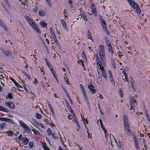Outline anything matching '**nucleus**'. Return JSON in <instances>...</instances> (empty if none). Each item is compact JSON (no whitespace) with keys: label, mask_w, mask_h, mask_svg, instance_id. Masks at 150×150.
I'll return each instance as SVG.
<instances>
[{"label":"nucleus","mask_w":150,"mask_h":150,"mask_svg":"<svg viewBox=\"0 0 150 150\" xmlns=\"http://www.w3.org/2000/svg\"><path fill=\"white\" fill-rule=\"evenodd\" d=\"M88 88L90 90L92 94H93L96 93V90L95 89V87L93 85H88Z\"/></svg>","instance_id":"3"},{"label":"nucleus","mask_w":150,"mask_h":150,"mask_svg":"<svg viewBox=\"0 0 150 150\" xmlns=\"http://www.w3.org/2000/svg\"><path fill=\"white\" fill-rule=\"evenodd\" d=\"M5 104L6 106H8L11 108L14 109L15 108V105L11 102H6L5 103Z\"/></svg>","instance_id":"4"},{"label":"nucleus","mask_w":150,"mask_h":150,"mask_svg":"<svg viewBox=\"0 0 150 150\" xmlns=\"http://www.w3.org/2000/svg\"><path fill=\"white\" fill-rule=\"evenodd\" d=\"M42 146L45 150H50L48 147L46 146V144L43 143Z\"/></svg>","instance_id":"28"},{"label":"nucleus","mask_w":150,"mask_h":150,"mask_svg":"<svg viewBox=\"0 0 150 150\" xmlns=\"http://www.w3.org/2000/svg\"><path fill=\"white\" fill-rule=\"evenodd\" d=\"M75 124L77 125V127H79L80 128V126L79 125V123L78 122L77 120L76 119V120L75 119Z\"/></svg>","instance_id":"52"},{"label":"nucleus","mask_w":150,"mask_h":150,"mask_svg":"<svg viewBox=\"0 0 150 150\" xmlns=\"http://www.w3.org/2000/svg\"><path fill=\"white\" fill-rule=\"evenodd\" d=\"M102 25V27L103 29V30H105L106 32H107V25L106 24L105 22L104 23H103L101 24Z\"/></svg>","instance_id":"26"},{"label":"nucleus","mask_w":150,"mask_h":150,"mask_svg":"<svg viewBox=\"0 0 150 150\" xmlns=\"http://www.w3.org/2000/svg\"><path fill=\"white\" fill-rule=\"evenodd\" d=\"M100 55V58L101 59V60L102 62H105V55Z\"/></svg>","instance_id":"32"},{"label":"nucleus","mask_w":150,"mask_h":150,"mask_svg":"<svg viewBox=\"0 0 150 150\" xmlns=\"http://www.w3.org/2000/svg\"><path fill=\"white\" fill-rule=\"evenodd\" d=\"M4 53L6 56L9 57L11 55V53L8 50H6L4 52Z\"/></svg>","instance_id":"17"},{"label":"nucleus","mask_w":150,"mask_h":150,"mask_svg":"<svg viewBox=\"0 0 150 150\" xmlns=\"http://www.w3.org/2000/svg\"><path fill=\"white\" fill-rule=\"evenodd\" d=\"M87 35L88 39H91L92 35H91V33L89 30H88L87 31Z\"/></svg>","instance_id":"33"},{"label":"nucleus","mask_w":150,"mask_h":150,"mask_svg":"<svg viewBox=\"0 0 150 150\" xmlns=\"http://www.w3.org/2000/svg\"><path fill=\"white\" fill-rule=\"evenodd\" d=\"M99 52L104 51V46L103 45H100L99 46Z\"/></svg>","instance_id":"23"},{"label":"nucleus","mask_w":150,"mask_h":150,"mask_svg":"<svg viewBox=\"0 0 150 150\" xmlns=\"http://www.w3.org/2000/svg\"><path fill=\"white\" fill-rule=\"evenodd\" d=\"M25 130H26L27 132H28V133H30V132H31V130L28 127H27Z\"/></svg>","instance_id":"59"},{"label":"nucleus","mask_w":150,"mask_h":150,"mask_svg":"<svg viewBox=\"0 0 150 150\" xmlns=\"http://www.w3.org/2000/svg\"><path fill=\"white\" fill-rule=\"evenodd\" d=\"M0 110L1 111L5 112H8L9 111L8 109L4 108L1 106L0 107Z\"/></svg>","instance_id":"24"},{"label":"nucleus","mask_w":150,"mask_h":150,"mask_svg":"<svg viewBox=\"0 0 150 150\" xmlns=\"http://www.w3.org/2000/svg\"><path fill=\"white\" fill-rule=\"evenodd\" d=\"M34 29H35V30L36 31H37V32L38 33H41V31H40V30L39 29V28L37 26H36V28H35Z\"/></svg>","instance_id":"45"},{"label":"nucleus","mask_w":150,"mask_h":150,"mask_svg":"<svg viewBox=\"0 0 150 150\" xmlns=\"http://www.w3.org/2000/svg\"><path fill=\"white\" fill-rule=\"evenodd\" d=\"M131 7L134 10H136V8L137 7H138V5L135 2H133L130 5Z\"/></svg>","instance_id":"11"},{"label":"nucleus","mask_w":150,"mask_h":150,"mask_svg":"<svg viewBox=\"0 0 150 150\" xmlns=\"http://www.w3.org/2000/svg\"><path fill=\"white\" fill-rule=\"evenodd\" d=\"M106 42L108 47L112 46L111 43L108 40L106 39Z\"/></svg>","instance_id":"37"},{"label":"nucleus","mask_w":150,"mask_h":150,"mask_svg":"<svg viewBox=\"0 0 150 150\" xmlns=\"http://www.w3.org/2000/svg\"><path fill=\"white\" fill-rule=\"evenodd\" d=\"M82 57L83 58H86V57L85 53L84 51H83L82 52Z\"/></svg>","instance_id":"51"},{"label":"nucleus","mask_w":150,"mask_h":150,"mask_svg":"<svg viewBox=\"0 0 150 150\" xmlns=\"http://www.w3.org/2000/svg\"><path fill=\"white\" fill-rule=\"evenodd\" d=\"M128 2L130 5L132 4V3H133V2H134V1H132V0H127Z\"/></svg>","instance_id":"62"},{"label":"nucleus","mask_w":150,"mask_h":150,"mask_svg":"<svg viewBox=\"0 0 150 150\" xmlns=\"http://www.w3.org/2000/svg\"><path fill=\"white\" fill-rule=\"evenodd\" d=\"M30 148H32L33 147V142H30L29 144Z\"/></svg>","instance_id":"47"},{"label":"nucleus","mask_w":150,"mask_h":150,"mask_svg":"<svg viewBox=\"0 0 150 150\" xmlns=\"http://www.w3.org/2000/svg\"><path fill=\"white\" fill-rule=\"evenodd\" d=\"M39 14L41 16H44L45 15V13L42 9H40L39 11Z\"/></svg>","instance_id":"16"},{"label":"nucleus","mask_w":150,"mask_h":150,"mask_svg":"<svg viewBox=\"0 0 150 150\" xmlns=\"http://www.w3.org/2000/svg\"><path fill=\"white\" fill-rule=\"evenodd\" d=\"M81 118L82 119V120H83V122L84 125L86 127V125L85 124V121L86 122V123L87 124H88V121L87 120V119H85V118H84L83 117H82V114H81Z\"/></svg>","instance_id":"19"},{"label":"nucleus","mask_w":150,"mask_h":150,"mask_svg":"<svg viewBox=\"0 0 150 150\" xmlns=\"http://www.w3.org/2000/svg\"><path fill=\"white\" fill-rule=\"evenodd\" d=\"M45 60L47 65L48 66V67L50 69H52L53 67L51 65L50 63L48 61L46 58H45Z\"/></svg>","instance_id":"13"},{"label":"nucleus","mask_w":150,"mask_h":150,"mask_svg":"<svg viewBox=\"0 0 150 150\" xmlns=\"http://www.w3.org/2000/svg\"><path fill=\"white\" fill-rule=\"evenodd\" d=\"M83 96L84 97V99L87 102V103L88 104H89L88 99L87 96H86V92H84V93H83Z\"/></svg>","instance_id":"29"},{"label":"nucleus","mask_w":150,"mask_h":150,"mask_svg":"<svg viewBox=\"0 0 150 150\" xmlns=\"http://www.w3.org/2000/svg\"><path fill=\"white\" fill-rule=\"evenodd\" d=\"M32 131L34 132V133L36 135H39L40 134L39 132H38L37 130L33 128V129H32Z\"/></svg>","instance_id":"41"},{"label":"nucleus","mask_w":150,"mask_h":150,"mask_svg":"<svg viewBox=\"0 0 150 150\" xmlns=\"http://www.w3.org/2000/svg\"><path fill=\"white\" fill-rule=\"evenodd\" d=\"M55 135V134L53 133V135H51L52 136L53 138L54 139H57V137Z\"/></svg>","instance_id":"63"},{"label":"nucleus","mask_w":150,"mask_h":150,"mask_svg":"<svg viewBox=\"0 0 150 150\" xmlns=\"http://www.w3.org/2000/svg\"><path fill=\"white\" fill-rule=\"evenodd\" d=\"M50 70L54 76V77H55V75H57L55 74V72L54 70L53 69V68Z\"/></svg>","instance_id":"48"},{"label":"nucleus","mask_w":150,"mask_h":150,"mask_svg":"<svg viewBox=\"0 0 150 150\" xmlns=\"http://www.w3.org/2000/svg\"><path fill=\"white\" fill-rule=\"evenodd\" d=\"M80 87H81V89L82 92V93H83L84 92H85L84 88H83V85L82 84H80Z\"/></svg>","instance_id":"46"},{"label":"nucleus","mask_w":150,"mask_h":150,"mask_svg":"<svg viewBox=\"0 0 150 150\" xmlns=\"http://www.w3.org/2000/svg\"><path fill=\"white\" fill-rule=\"evenodd\" d=\"M22 142L25 145H26L28 143L29 140L27 138L24 137L22 139Z\"/></svg>","instance_id":"14"},{"label":"nucleus","mask_w":150,"mask_h":150,"mask_svg":"<svg viewBox=\"0 0 150 150\" xmlns=\"http://www.w3.org/2000/svg\"><path fill=\"white\" fill-rule=\"evenodd\" d=\"M7 97L9 99H11L13 98V95L11 93H8L6 96V97Z\"/></svg>","instance_id":"36"},{"label":"nucleus","mask_w":150,"mask_h":150,"mask_svg":"<svg viewBox=\"0 0 150 150\" xmlns=\"http://www.w3.org/2000/svg\"><path fill=\"white\" fill-rule=\"evenodd\" d=\"M6 133H8V136L13 137V132L12 131V130H10L6 132Z\"/></svg>","instance_id":"20"},{"label":"nucleus","mask_w":150,"mask_h":150,"mask_svg":"<svg viewBox=\"0 0 150 150\" xmlns=\"http://www.w3.org/2000/svg\"><path fill=\"white\" fill-rule=\"evenodd\" d=\"M67 108L69 110L70 109H71V114H73L74 116H75V118H76V117L75 115V113H74V112H73V110H72V108H71L70 106L68 104H67Z\"/></svg>","instance_id":"21"},{"label":"nucleus","mask_w":150,"mask_h":150,"mask_svg":"<svg viewBox=\"0 0 150 150\" xmlns=\"http://www.w3.org/2000/svg\"><path fill=\"white\" fill-rule=\"evenodd\" d=\"M102 67V69L101 68V71L102 74L104 78L106 79H107V76L105 71L104 70V68L103 67Z\"/></svg>","instance_id":"12"},{"label":"nucleus","mask_w":150,"mask_h":150,"mask_svg":"<svg viewBox=\"0 0 150 150\" xmlns=\"http://www.w3.org/2000/svg\"><path fill=\"white\" fill-rule=\"evenodd\" d=\"M99 19L100 20L101 23V24L105 23V22L104 20V19L102 18V17L100 16L99 18Z\"/></svg>","instance_id":"34"},{"label":"nucleus","mask_w":150,"mask_h":150,"mask_svg":"<svg viewBox=\"0 0 150 150\" xmlns=\"http://www.w3.org/2000/svg\"><path fill=\"white\" fill-rule=\"evenodd\" d=\"M62 21V23L63 26L65 30H68L67 28V25L65 22V21L63 20H61Z\"/></svg>","instance_id":"18"},{"label":"nucleus","mask_w":150,"mask_h":150,"mask_svg":"<svg viewBox=\"0 0 150 150\" xmlns=\"http://www.w3.org/2000/svg\"><path fill=\"white\" fill-rule=\"evenodd\" d=\"M125 131L127 132V134L129 136L131 135V132L130 130V127L129 125H124Z\"/></svg>","instance_id":"2"},{"label":"nucleus","mask_w":150,"mask_h":150,"mask_svg":"<svg viewBox=\"0 0 150 150\" xmlns=\"http://www.w3.org/2000/svg\"><path fill=\"white\" fill-rule=\"evenodd\" d=\"M112 46H109L108 47V49L109 53H111V56H113L114 55L115 53L113 50Z\"/></svg>","instance_id":"8"},{"label":"nucleus","mask_w":150,"mask_h":150,"mask_svg":"<svg viewBox=\"0 0 150 150\" xmlns=\"http://www.w3.org/2000/svg\"><path fill=\"white\" fill-rule=\"evenodd\" d=\"M12 120L11 119L6 118H5V121L11 123L12 122Z\"/></svg>","instance_id":"40"},{"label":"nucleus","mask_w":150,"mask_h":150,"mask_svg":"<svg viewBox=\"0 0 150 150\" xmlns=\"http://www.w3.org/2000/svg\"><path fill=\"white\" fill-rule=\"evenodd\" d=\"M0 25L4 29L6 28V26L0 20Z\"/></svg>","instance_id":"44"},{"label":"nucleus","mask_w":150,"mask_h":150,"mask_svg":"<svg viewBox=\"0 0 150 150\" xmlns=\"http://www.w3.org/2000/svg\"><path fill=\"white\" fill-rule=\"evenodd\" d=\"M31 26L34 29L35 28H36V26H37L36 25V23H35V22L34 23H33V24H32V25H31Z\"/></svg>","instance_id":"54"},{"label":"nucleus","mask_w":150,"mask_h":150,"mask_svg":"<svg viewBox=\"0 0 150 150\" xmlns=\"http://www.w3.org/2000/svg\"><path fill=\"white\" fill-rule=\"evenodd\" d=\"M9 79L13 82L17 87L19 88H22V86L19 84L17 83L16 81L12 77H9Z\"/></svg>","instance_id":"10"},{"label":"nucleus","mask_w":150,"mask_h":150,"mask_svg":"<svg viewBox=\"0 0 150 150\" xmlns=\"http://www.w3.org/2000/svg\"><path fill=\"white\" fill-rule=\"evenodd\" d=\"M109 79H110V81L111 82L112 84L115 86V82L113 79V77H110V78H109Z\"/></svg>","instance_id":"31"},{"label":"nucleus","mask_w":150,"mask_h":150,"mask_svg":"<svg viewBox=\"0 0 150 150\" xmlns=\"http://www.w3.org/2000/svg\"><path fill=\"white\" fill-rule=\"evenodd\" d=\"M25 19L28 22L29 20H30L31 19L27 15L25 16Z\"/></svg>","instance_id":"57"},{"label":"nucleus","mask_w":150,"mask_h":150,"mask_svg":"<svg viewBox=\"0 0 150 150\" xmlns=\"http://www.w3.org/2000/svg\"><path fill=\"white\" fill-rule=\"evenodd\" d=\"M134 141L137 150H140V147L139 145V143L138 140L137 138L135 137L134 139Z\"/></svg>","instance_id":"6"},{"label":"nucleus","mask_w":150,"mask_h":150,"mask_svg":"<svg viewBox=\"0 0 150 150\" xmlns=\"http://www.w3.org/2000/svg\"><path fill=\"white\" fill-rule=\"evenodd\" d=\"M6 126V124L5 123H3L0 124V129H4Z\"/></svg>","instance_id":"27"},{"label":"nucleus","mask_w":150,"mask_h":150,"mask_svg":"<svg viewBox=\"0 0 150 150\" xmlns=\"http://www.w3.org/2000/svg\"><path fill=\"white\" fill-rule=\"evenodd\" d=\"M50 109L52 112V114H53V115H54V112L53 110V108H52V106H50Z\"/></svg>","instance_id":"58"},{"label":"nucleus","mask_w":150,"mask_h":150,"mask_svg":"<svg viewBox=\"0 0 150 150\" xmlns=\"http://www.w3.org/2000/svg\"><path fill=\"white\" fill-rule=\"evenodd\" d=\"M40 24L43 28L46 27L47 25V23H45L44 21H41Z\"/></svg>","instance_id":"22"},{"label":"nucleus","mask_w":150,"mask_h":150,"mask_svg":"<svg viewBox=\"0 0 150 150\" xmlns=\"http://www.w3.org/2000/svg\"><path fill=\"white\" fill-rule=\"evenodd\" d=\"M78 63L80 65H82V64L83 63L82 60H79L78 61Z\"/></svg>","instance_id":"64"},{"label":"nucleus","mask_w":150,"mask_h":150,"mask_svg":"<svg viewBox=\"0 0 150 150\" xmlns=\"http://www.w3.org/2000/svg\"><path fill=\"white\" fill-rule=\"evenodd\" d=\"M18 122L20 125L25 130L28 127V126L22 120H19Z\"/></svg>","instance_id":"5"},{"label":"nucleus","mask_w":150,"mask_h":150,"mask_svg":"<svg viewBox=\"0 0 150 150\" xmlns=\"http://www.w3.org/2000/svg\"><path fill=\"white\" fill-rule=\"evenodd\" d=\"M90 6L92 13L95 16H96L97 15V13L96 7V6L95 4L93 3H92L91 4Z\"/></svg>","instance_id":"1"},{"label":"nucleus","mask_w":150,"mask_h":150,"mask_svg":"<svg viewBox=\"0 0 150 150\" xmlns=\"http://www.w3.org/2000/svg\"><path fill=\"white\" fill-rule=\"evenodd\" d=\"M136 10L137 13L138 14H140L141 13V10L139 6L138 7H137L136 8Z\"/></svg>","instance_id":"39"},{"label":"nucleus","mask_w":150,"mask_h":150,"mask_svg":"<svg viewBox=\"0 0 150 150\" xmlns=\"http://www.w3.org/2000/svg\"><path fill=\"white\" fill-rule=\"evenodd\" d=\"M36 117L38 119H40L41 118V116L40 114L37 113L36 114Z\"/></svg>","instance_id":"43"},{"label":"nucleus","mask_w":150,"mask_h":150,"mask_svg":"<svg viewBox=\"0 0 150 150\" xmlns=\"http://www.w3.org/2000/svg\"><path fill=\"white\" fill-rule=\"evenodd\" d=\"M130 105H131V108L130 109L133 110V111L134 112V109H135V104L133 103V101H130Z\"/></svg>","instance_id":"15"},{"label":"nucleus","mask_w":150,"mask_h":150,"mask_svg":"<svg viewBox=\"0 0 150 150\" xmlns=\"http://www.w3.org/2000/svg\"><path fill=\"white\" fill-rule=\"evenodd\" d=\"M68 4L70 6V7L71 8H73V5H72V0L68 1Z\"/></svg>","instance_id":"42"},{"label":"nucleus","mask_w":150,"mask_h":150,"mask_svg":"<svg viewBox=\"0 0 150 150\" xmlns=\"http://www.w3.org/2000/svg\"><path fill=\"white\" fill-rule=\"evenodd\" d=\"M34 123L36 125L38 126L40 125V124L41 123H40L38 122L37 121H35V120L34 121Z\"/></svg>","instance_id":"60"},{"label":"nucleus","mask_w":150,"mask_h":150,"mask_svg":"<svg viewBox=\"0 0 150 150\" xmlns=\"http://www.w3.org/2000/svg\"><path fill=\"white\" fill-rule=\"evenodd\" d=\"M82 17H83V19L85 21H87L88 19L87 18V17L86 16L85 14H82Z\"/></svg>","instance_id":"50"},{"label":"nucleus","mask_w":150,"mask_h":150,"mask_svg":"<svg viewBox=\"0 0 150 150\" xmlns=\"http://www.w3.org/2000/svg\"><path fill=\"white\" fill-rule=\"evenodd\" d=\"M47 132L48 136L51 135H53V133L52 132L51 129L50 128H48L47 130Z\"/></svg>","instance_id":"25"},{"label":"nucleus","mask_w":150,"mask_h":150,"mask_svg":"<svg viewBox=\"0 0 150 150\" xmlns=\"http://www.w3.org/2000/svg\"><path fill=\"white\" fill-rule=\"evenodd\" d=\"M117 147L119 150H122V144L120 143L118 144Z\"/></svg>","instance_id":"53"},{"label":"nucleus","mask_w":150,"mask_h":150,"mask_svg":"<svg viewBox=\"0 0 150 150\" xmlns=\"http://www.w3.org/2000/svg\"><path fill=\"white\" fill-rule=\"evenodd\" d=\"M29 24L30 25H32V24H33V23L34 22V21L32 19H30V20L28 21Z\"/></svg>","instance_id":"55"},{"label":"nucleus","mask_w":150,"mask_h":150,"mask_svg":"<svg viewBox=\"0 0 150 150\" xmlns=\"http://www.w3.org/2000/svg\"><path fill=\"white\" fill-rule=\"evenodd\" d=\"M50 7H51L52 6V2L50 0H45Z\"/></svg>","instance_id":"35"},{"label":"nucleus","mask_w":150,"mask_h":150,"mask_svg":"<svg viewBox=\"0 0 150 150\" xmlns=\"http://www.w3.org/2000/svg\"><path fill=\"white\" fill-rule=\"evenodd\" d=\"M55 42L56 43V44L57 47H59V49H61V47L60 45H59L58 42L57 41V40H56V41H55Z\"/></svg>","instance_id":"49"},{"label":"nucleus","mask_w":150,"mask_h":150,"mask_svg":"<svg viewBox=\"0 0 150 150\" xmlns=\"http://www.w3.org/2000/svg\"><path fill=\"white\" fill-rule=\"evenodd\" d=\"M123 125H129L128 121V119L126 115H124L123 116Z\"/></svg>","instance_id":"7"},{"label":"nucleus","mask_w":150,"mask_h":150,"mask_svg":"<svg viewBox=\"0 0 150 150\" xmlns=\"http://www.w3.org/2000/svg\"><path fill=\"white\" fill-rule=\"evenodd\" d=\"M97 123H98V124H99V123H100V125H101L103 124H102V121L101 120H98V121H97Z\"/></svg>","instance_id":"61"},{"label":"nucleus","mask_w":150,"mask_h":150,"mask_svg":"<svg viewBox=\"0 0 150 150\" xmlns=\"http://www.w3.org/2000/svg\"><path fill=\"white\" fill-rule=\"evenodd\" d=\"M95 59L97 62L96 63L97 65H98L100 67V69H101L102 66H101L102 63L100 59L98 56L96 57Z\"/></svg>","instance_id":"9"},{"label":"nucleus","mask_w":150,"mask_h":150,"mask_svg":"<svg viewBox=\"0 0 150 150\" xmlns=\"http://www.w3.org/2000/svg\"><path fill=\"white\" fill-rule=\"evenodd\" d=\"M111 61L113 67L115 69L116 68V65L115 64V61L113 58H112L111 59Z\"/></svg>","instance_id":"30"},{"label":"nucleus","mask_w":150,"mask_h":150,"mask_svg":"<svg viewBox=\"0 0 150 150\" xmlns=\"http://www.w3.org/2000/svg\"><path fill=\"white\" fill-rule=\"evenodd\" d=\"M108 75L109 78L113 77L111 71L110 70L108 71Z\"/></svg>","instance_id":"56"},{"label":"nucleus","mask_w":150,"mask_h":150,"mask_svg":"<svg viewBox=\"0 0 150 150\" xmlns=\"http://www.w3.org/2000/svg\"><path fill=\"white\" fill-rule=\"evenodd\" d=\"M33 11L34 12L36 13L38 11V7L37 6L34 7L33 9Z\"/></svg>","instance_id":"38"}]
</instances>
